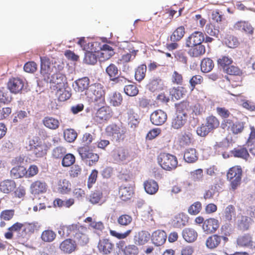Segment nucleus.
Returning <instances> with one entry per match:
<instances>
[{
    "label": "nucleus",
    "mask_w": 255,
    "mask_h": 255,
    "mask_svg": "<svg viewBox=\"0 0 255 255\" xmlns=\"http://www.w3.org/2000/svg\"><path fill=\"white\" fill-rule=\"evenodd\" d=\"M123 102V97L121 93L115 92L109 97V103L114 107L120 106Z\"/></svg>",
    "instance_id": "obj_48"
},
{
    "label": "nucleus",
    "mask_w": 255,
    "mask_h": 255,
    "mask_svg": "<svg viewBox=\"0 0 255 255\" xmlns=\"http://www.w3.org/2000/svg\"><path fill=\"white\" fill-rule=\"evenodd\" d=\"M185 34V29L184 26H180L176 28L170 36V39L172 42L180 41Z\"/></svg>",
    "instance_id": "obj_38"
},
{
    "label": "nucleus",
    "mask_w": 255,
    "mask_h": 255,
    "mask_svg": "<svg viewBox=\"0 0 255 255\" xmlns=\"http://www.w3.org/2000/svg\"><path fill=\"white\" fill-rule=\"evenodd\" d=\"M205 36L203 32L195 31L190 34L185 40L186 47H190L193 45L201 44L204 41Z\"/></svg>",
    "instance_id": "obj_8"
},
{
    "label": "nucleus",
    "mask_w": 255,
    "mask_h": 255,
    "mask_svg": "<svg viewBox=\"0 0 255 255\" xmlns=\"http://www.w3.org/2000/svg\"><path fill=\"white\" fill-rule=\"evenodd\" d=\"M231 154L236 158H241L248 161L250 155L247 148L244 145H239L231 151Z\"/></svg>",
    "instance_id": "obj_14"
},
{
    "label": "nucleus",
    "mask_w": 255,
    "mask_h": 255,
    "mask_svg": "<svg viewBox=\"0 0 255 255\" xmlns=\"http://www.w3.org/2000/svg\"><path fill=\"white\" fill-rule=\"evenodd\" d=\"M59 248L64 253L70 254L77 250V244L71 239H67L60 244Z\"/></svg>",
    "instance_id": "obj_15"
},
{
    "label": "nucleus",
    "mask_w": 255,
    "mask_h": 255,
    "mask_svg": "<svg viewBox=\"0 0 255 255\" xmlns=\"http://www.w3.org/2000/svg\"><path fill=\"white\" fill-rule=\"evenodd\" d=\"M64 139L68 142H72L77 137V132L72 128H67L64 131Z\"/></svg>",
    "instance_id": "obj_52"
},
{
    "label": "nucleus",
    "mask_w": 255,
    "mask_h": 255,
    "mask_svg": "<svg viewBox=\"0 0 255 255\" xmlns=\"http://www.w3.org/2000/svg\"><path fill=\"white\" fill-rule=\"evenodd\" d=\"M145 192L150 195L155 194L158 190L159 186L156 181L153 179H148L143 183Z\"/></svg>",
    "instance_id": "obj_23"
},
{
    "label": "nucleus",
    "mask_w": 255,
    "mask_h": 255,
    "mask_svg": "<svg viewBox=\"0 0 255 255\" xmlns=\"http://www.w3.org/2000/svg\"><path fill=\"white\" fill-rule=\"evenodd\" d=\"M26 174V168L23 166H16L13 167L10 170L11 176L16 179L25 177Z\"/></svg>",
    "instance_id": "obj_39"
},
{
    "label": "nucleus",
    "mask_w": 255,
    "mask_h": 255,
    "mask_svg": "<svg viewBox=\"0 0 255 255\" xmlns=\"http://www.w3.org/2000/svg\"><path fill=\"white\" fill-rule=\"evenodd\" d=\"M128 156V150L123 147H119L114 151V157L117 161H123Z\"/></svg>",
    "instance_id": "obj_36"
},
{
    "label": "nucleus",
    "mask_w": 255,
    "mask_h": 255,
    "mask_svg": "<svg viewBox=\"0 0 255 255\" xmlns=\"http://www.w3.org/2000/svg\"><path fill=\"white\" fill-rule=\"evenodd\" d=\"M72 236L74 241L77 244L84 246L87 245L89 241L88 235V229L86 227L76 224Z\"/></svg>",
    "instance_id": "obj_5"
},
{
    "label": "nucleus",
    "mask_w": 255,
    "mask_h": 255,
    "mask_svg": "<svg viewBox=\"0 0 255 255\" xmlns=\"http://www.w3.org/2000/svg\"><path fill=\"white\" fill-rule=\"evenodd\" d=\"M216 112L217 114L222 119H223V123H222V125L223 126H224V123L229 124L231 123L232 121L227 119L231 114L230 112L228 109H227L225 107H217Z\"/></svg>",
    "instance_id": "obj_40"
},
{
    "label": "nucleus",
    "mask_w": 255,
    "mask_h": 255,
    "mask_svg": "<svg viewBox=\"0 0 255 255\" xmlns=\"http://www.w3.org/2000/svg\"><path fill=\"white\" fill-rule=\"evenodd\" d=\"M187 120L184 114H176V116L171 122V127L174 129H179L183 126Z\"/></svg>",
    "instance_id": "obj_33"
},
{
    "label": "nucleus",
    "mask_w": 255,
    "mask_h": 255,
    "mask_svg": "<svg viewBox=\"0 0 255 255\" xmlns=\"http://www.w3.org/2000/svg\"><path fill=\"white\" fill-rule=\"evenodd\" d=\"M75 161V157L71 153L65 154L62 158V165L64 167H69L74 164Z\"/></svg>",
    "instance_id": "obj_62"
},
{
    "label": "nucleus",
    "mask_w": 255,
    "mask_h": 255,
    "mask_svg": "<svg viewBox=\"0 0 255 255\" xmlns=\"http://www.w3.org/2000/svg\"><path fill=\"white\" fill-rule=\"evenodd\" d=\"M119 194L121 200L126 201L130 200L134 194L133 189L130 187L121 186Z\"/></svg>",
    "instance_id": "obj_26"
},
{
    "label": "nucleus",
    "mask_w": 255,
    "mask_h": 255,
    "mask_svg": "<svg viewBox=\"0 0 255 255\" xmlns=\"http://www.w3.org/2000/svg\"><path fill=\"white\" fill-rule=\"evenodd\" d=\"M249 146H254L253 148H250V152L255 154V128L254 127H251V133L247 141Z\"/></svg>",
    "instance_id": "obj_56"
},
{
    "label": "nucleus",
    "mask_w": 255,
    "mask_h": 255,
    "mask_svg": "<svg viewBox=\"0 0 255 255\" xmlns=\"http://www.w3.org/2000/svg\"><path fill=\"white\" fill-rule=\"evenodd\" d=\"M235 215V207L230 205L228 206L224 211L223 218L226 222H230L232 220V217Z\"/></svg>",
    "instance_id": "obj_59"
},
{
    "label": "nucleus",
    "mask_w": 255,
    "mask_h": 255,
    "mask_svg": "<svg viewBox=\"0 0 255 255\" xmlns=\"http://www.w3.org/2000/svg\"><path fill=\"white\" fill-rule=\"evenodd\" d=\"M24 87L23 81L19 78H12L9 80L7 87L10 91L14 94L19 93Z\"/></svg>",
    "instance_id": "obj_11"
},
{
    "label": "nucleus",
    "mask_w": 255,
    "mask_h": 255,
    "mask_svg": "<svg viewBox=\"0 0 255 255\" xmlns=\"http://www.w3.org/2000/svg\"><path fill=\"white\" fill-rule=\"evenodd\" d=\"M47 146L44 143L39 142L32 152L36 157H41L46 154Z\"/></svg>",
    "instance_id": "obj_43"
},
{
    "label": "nucleus",
    "mask_w": 255,
    "mask_h": 255,
    "mask_svg": "<svg viewBox=\"0 0 255 255\" xmlns=\"http://www.w3.org/2000/svg\"><path fill=\"white\" fill-rule=\"evenodd\" d=\"M157 160L160 166L167 171L175 169L178 164V160L175 155L165 152L160 153L157 157Z\"/></svg>",
    "instance_id": "obj_4"
},
{
    "label": "nucleus",
    "mask_w": 255,
    "mask_h": 255,
    "mask_svg": "<svg viewBox=\"0 0 255 255\" xmlns=\"http://www.w3.org/2000/svg\"><path fill=\"white\" fill-rule=\"evenodd\" d=\"M162 85V80L159 77L155 78L150 81L148 84V88L150 91L153 92L161 89Z\"/></svg>",
    "instance_id": "obj_45"
},
{
    "label": "nucleus",
    "mask_w": 255,
    "mask_h": 255,
    "mask_svg": "<svg viewBox=\"0 0 255 255\" xmlns=\"http://www.w3.org/2000/svg\"><path fill=\"white\" fill-rule=\"evenodd\" d=\"M224 72L230 75L225 76V79L230 83H235L236 85H239L242 81V70L237 66L231 65L226 68Z\"/></svg>",
    "instance_id": "obj_6"
},
{
    "label": "nucleus",
    "mask_w": 255,
    "mask_h": 255,
    "mask_svg": "<svg viewBox=\"0 0 255 255\" xmlns=\"http://www.w3.org/2000/svg\"><path fill=\"white\" fill-rule=\"evenodd\" d=\"M113 116L112 109L108 106H105L99 108L95 113V118L97 121H107Z\"/></svg>",
    "instance_id": "obj_10"
},
{
    "label": "nucleus",
    "mask_w": 255,
    "mask_h": 255,
    "mask_svg": "<svg viewBox=\"0 0 255 255\" xmlns=\"http://www.w3.org/2000/svg\"><path fill=\"white\" fill-rule=\"evenodd\" d=\"M15 187V183L12 180H5L0 183V190L4 193L12 192Z\"/></svg>",
    "instance_id": "obj_35"
},
{
    "label": "nucleus",
    "mask_w": 255,
    "mask_h": 255,
    "mask_svg": "<svg viewBox=\"0 0 255 255\" xmlns=\"http://www.w3.org/2000/svg\"><path fill=\"white\" fill-rule=\"evenodd\" d=\"M128 125L131 128H136L139 123L137 114L135 113L132 109H131L128 112Z\"/></svg>",
    "instance_id": "obj_42"
},
{
    "label": "nucleus",
    "mask_w": 255,
    "mask_h": 255,
    "mask_svg": "<svg viewBox=\"0 0 255 255\" xmlns=\"http://www.w3.org/2000/svg\"><path fill=\"white\" fill-rule=\"evenodd\" d=\"M150 234L145 231H141L134 236V242L136 245L142 246L146 244L149 240Z\"/></svg>",
    "instance_id": "obj_20"
},
{
    "label": "nucleus",
    "mask_w": 255,
    "mask_h": 255,
    "mask_svg": "<svg viewBox=\"0 0 255 255\" xmlns=\"http://www.w3.org/2000/svg\"><path fill=\"white\" fill-rule=\"evenodd\" d=\"M114 53L111 46L105 44L102 46L98 56L100 61H104L109 59L114 54Z\"/></svg>",
    "instance_id": "obj_19"
},
{
    "label": "nucleus",
    "mask_w": 255,
    "mask_h": 255,
    "mask_svg": "<svg viewBox=\"0 0 255 255\" xmlns=\"http://www.w3.org/2000/svg\"><path fill=\"white\" fill-rule=\"evenodd\" d=\"M225 44L230 48H235L239 45L238 38L234 35L227 34L224 38Z\"/></svg>",
    "instance_id": "obj_49"
},
{
    "label": "nucleus",
    "mask_w": 255,
    "mask_h": 255,
    "mask_svg": "<svg viewBox=\"0 0 255 255\" xmlns=\"http://www.w3.org/2000/svg\"><path fill=\"white\" fill-rule=\"evenodd\" d=\"M237 245L241 247H249L253 246L252 237L249 234L239 236L237 240Z\"/></svg>",
    "instance_id": "obj_31"
},
{
    "label": "nucleus",
    "mask_w": 255,
    "mask_h": 255,
    "mask_svg": "<svg viewBox=\"0 0 255 255\" xmlns=\"http://www.w3.org/2000/svg\"><path fill=\"white\" fill-rule=\"evenodd\" d=\"M37 224V223H23L22 232L21 233V236L25 237L27 235L33 234L36 230H38L39 227Z\"/></svg>",
    "instance_id": "obj_24"
},
{
    "label": "nucleus",
    "mask_w": 255,
    "mask_h": 255,
    "mask_svg": "<svg viewBox=\"0 0 255 255\" xmlns=\"http://www.w3.org/2000/svg\"><path fill=\"white\" fill-rule=\"evenodd\" d=\"M166 113L161 110H157L152 112L150 116L151 123L155 126H161L166 121Z\"/></svg>",
    "instance_id": "obj_9"
},
{
    "label": "nucleus",
    "mask_w": 255,
    "mask_h": 255,
    "mask_svg": "<svg viewBox=\"0 0 255 255\" xmlns=\"http://www.w3.org/2000/svg\"><path fill=\"white\" fill-rule=\"evenodd\" d=\"M11 100L8 92L4 88L0 89V103L3 104H8Z\"/></svg>",
    "instance_id": "obj_63"
},
{
    "label": "nucleus",
    "mask_w": 255,
    "mask_h": 255,
    "mask_svg": "<svg viewBox=\"0 0 255 255\" xmlns=\"http://www.w3.org/2000/svg\"><path fill=\"white\" fill-rule=\"evenodd\" d=\"M205 123L212 131L218 128L220 124L219 120L216 116L213 115L207 117L205 119Z\"/></svg>",
    "instance_id": "obj_37"
},
{
    "label": "nucleus",
    "mask_w": 255,
    "mask_h": 255,
    "mask_svg": "<svg viewBox=\"0 0 255 255\" xmlns=\"http://www.w3.org/2000/svg\"><path fill=\"white\" fill-rule=\"evenodd\" d=\"M183 239L188 243L194 242L197 238L198 234L195 230L191 228H185L182 233Z\"/></svg>",
    "instance_id": "obj_29"
},
{
    "label": "nucleus",
    "mask_w": 255,
    "mask_h": 255,
    "mask_svg": "<svg viewBox=\"0 0 255 255\" xmlns=\"http://www.w3.org/2000/svg\"><path fill=\"white\" fill-rule=\"evenodd\" d=\"M243 108L250 112L255 111V102L251 100L243 99L241 100Z\"/></svg>",
    "instance_id": "obj_64"
},
{
    "label": "nucleus",
    "mask_w": 255,
    "mask_h": 255,
    "mask_svg": "<svg viewBox=\"0 0 255 255\" xmlns=\"http://www.w3.org/2000/svg\"><path fill=\"white\" fill-rule=\"evenodd\" d=\"M42 123L45 127L52 130L57 129L60 125V123L57 119L48 116L43 118Z\"/></svg>",
    "instance_id": "obj_30"
},
{
    "label": "nucleus",
    "mask_w": 255,
    "mask_h": 255,
    "mask_svg": "<svg viewBox=\"0 0 255 255\" xmlns=\"http://www.w3.org/2000/svg\"><path fill=\"white\" fill-rule=\"evenodd\" d=\"M132 220V217L128 214L120 215L117 219L118 223L123 227H126L130 224Z\"/></svg>",
    "instance_id": "obj_54"
},
{
    "label": "nucleus",
    "mask_w": 255,
    "mask_h": 255,
    "mask_svg": "<svg viewBox=\"0 0 255 255\" xmlns=\"http://www.w3.org/2000/svg\"><path fill=\"white\" fill-rule=\"evenodd\" d=\"M170 80L173 85H182L184 81L182 74L176 70L171 74Z\"/></svg>",
    "instance_id": "obj_50"
},
{
    "label": "nucleus",
    "mask_w": 255,
    "mask_h": 255,
    "mask_svg": "<svg viewBox=\"0 0 255 255\" xmlns=\"http://www.w3.org/2000/svg\"><path fill=\"white\" fill-rule=\"evenodd\" d=\"M23 223L16 222L8 228V231L4 234V237L6 239L10 240L13 237V233H18L20 231L22 232Z\"/></svg>",
    "instance_id": "obj_28"
},
{
    "label": "nucleus",
    "mask_w": 255,
    "mask_h": 255,
    "mask_svg": "<svg viewBox=\"0 0 255 255\" xmlns=\"http://www.w3.org/2000/svg\"><path fill=\"white\" fill-rule=\"evenodd\" d=\"M105 132L112 140L118 142L123 141L126 137V129L122 125L111 124L106 127Z\"/></svg>",
    "instance_id": "obj_2"
},
{
    "label": "nucleus",
    "mask_w": 255,
    "mask_h": 255,
    "mask_svg": "<svg viewBox=\"0 0 255 255\" xmlns=\"http://www.w3.org/2000/svg\"><path fill=\"white\" fill-rule=\"evenodd\" d=\"M106 73L111 81L112 78H114L118 75L119 69L114 64L111 63L106 68Z\"/></svg>",
    "instance_id": "obj_57"
},
{
    "label": "nucleus",
    "mask_w": 255,
    "mask_h": 255,
    "mask_svg": "<svg viewBox=\"0 0 255 255\" xmlns=\"http://www.w3.org/2000/svg\"><path fill=\"white\" fill-rule=\"evenodd\" d=\"M233 62L232 58L228 56H222L217 60L218 64L223 68V71L229 67Z\"/></svg>",
    "instance_id": "obj_55"
},
{
    "label": "nucleus",
    "mask_w": 255,
    "mask_h": 255,
    "mask_svg": "<svg viewBox=\"0 0 255 255\" xmlns=\"http://www.w3.org/2000/svg\"><path fill=\"white\" fill-rule=\"evenodd\" d=\"M219 223L217 219L209 218L206 219L202 225V229L206 234L214 233L219 228Z\"/></svg>",
    "instance_id": "obj_12"
},
{
    "label": "nucleus",
    "mask_w": 255,
    "mask_h": 255,
    "mask_svg": "<svg viewBox=\"0 0 255 255\" xmlns=\"http://www.w3.org/2000/svg\"><path fill=\"white\" fill-rule=\"evenodd\" d=\"M86 95L92 101L97 104H104L105 102L104 87L100 83L92 84L87 90Z\"/></svg>",
    "instance_id": "obj_1"
},
{
    "label": "nucleus",
    "mask_w": 255,
    "mask_h": 255,
    "mask_svg": "<svg viewBox=\"0 0 255 255\" xmlns=\"http://www.w3.org/2000/svg\"><path fill=\"white\" fill-rule=\"evenodd\" d=\"M201 70L204 73L210 72L214 67L213 61L210 58H204L201 62Z\"/></svg>",
    "instance_id": "obj_41"
},
{
    "label": "nucleus",
    "mask_w": 255,
    "mask_h": 255,
    "mask_svg": "<svg viewBox=\"0 0 255 255\" xmlns=\"http://www.w3.org/2000/svg\"><path fill=\"white\" fill-rule=\"evenodd\" d=\"M89 83V79L87 77L79 79L75 82L74 89L78 92H82L85 90H88Z\"/></svg>",
    "instance_id": "obj_25"
},
{
    "label": "nucleus",
    "mask_w": 255,
    "mask_h": 255,
    "mask_svg": "<svg viewBox=\"0 0 255 255\" xmlns=\"http://www.w3.org/2000/svg\"><path fill=\"white\" fill-rule=\"evenodd\" d=\"M139 252L138 248L133 244L128 245L123 250L124 255H138Z\"/></svg>",
    "instance_id": "obj_53"
},
{
    "label": "nucleus",
    "mask_w": 255,
    "mask_h": 255,
    "mask_svg": "<svg viewBox=\"0 0 255 255\" xmlns=\"http://www.w3.org/2000/svg\"><path fill=\"white\" fill-rule=\"evenodd\" d=\"M76 224H73L70 225H61L58 229V233L62 237L72 236Z\"/></svg>",
    "instance_id": "obj_34"
},
{
    "label": "nucleus",
    "mask_w": 255,
    "mask_h": 255,
    "mask_svg": "<svg viewBox=\"0 0 255 255\" xmlns=\"http://www.w3.org/2000/svg\"><path fill=\"white\" fill-rule=\"evenodd\" d=\"M243 169L240 165L230 168L227 172V179L230 182L232 189L236 190L241 184Z\"/></svg>",
    "instance_id": "obj_3"
},
{
    "label": "nucleus",
    "mask_w": 255,
    "mask_h": 255,
    "mask_svg": "<svg viewBox=\"0 0 255 255\" xmlns=\"http://www.w3.org/2000/svg\"><path fill=\"white\" fill-rule=\"evenodd\" d=\"M54 90H56V88L54 89ZM56 90V94L58 97V100L60 101H65L71 97V93L66 90L64 87H59Z\"/></svg>",
    "instance_id": "obj_46"
},
{
    "label": "nucleus",
    "mask_w": 255,
    "mask_h": 255,
    "mask_svg": "<svg viewBox=\"0 0 255 255\" xmlns=\"http://www.w3.org/2000/svg\"><path fill=\"white\" fill-rule=\"evenodd\" d=\"M56 237V233L51 230H45L41 235L40 238L44 242L50 243L53 242Z\"/></svg>",
    "instance_id": "obj_44"
},
{
    "label": "nucleus",
    "mask_w": 255,
    "mask_h": 255,
    "mask_svg": "<svg viewBox=\"0 0 255 255\" xmlns=\"http://www.w3.org/2000/svg\"><path fill=\"white\" fill-rule=\"evenodd\" d=\"M102 192L100 191L96 190L90 195L89 200L93 205L97 204H102L103 203V202H102Z\"/></svg>",
    "instance_id": "obj_47"
},
{
    "label": "nucleus",
    "mask_w": 255,
    "mask_h": 255,
    "mask_svg": "<svg viewBox=\"0 0 255 255\" xmlns=\"http://www.w3.org/2000/svg\"><path fill=\"white\" fill-rule=\"evenodd\" d=\"M65 80V76L60 72H57L52 75L50 82L55 84L53 87L58 89L59 87H64Z\"/></svg>",
    "instance_id": "obj_27"
},
{
    "label": "nucleus",
    "mask_w": 255,
    "mask_h": 255,
    "mask_svg": "<svg viewBox=\"0 0 255 255\" xmlns=\"http://www.w3.org/2000/svg\"><path fill=\"white\" fill-rule=\"evenodd\" d=\"M130 45V44H129L128 46V52L123 54L117 61V63L118 65H124L123 71L125 72H127L129 68V67L128 66H127L126 64L134 60L138 52V50H135L133 46H131Z\"/></svg>",
    "instance_id": "obj_7"
},
{
    "label": "nucleus",
    "mask_w": 255,
    "mask_h": 255,
    "mask_svg": "<svg viewBox=\"0 0 255 255\" xmlns=\"http://www.w3.org/2000/svg\"><path fill=\"white\" fill-rule=\"evenodd\" d=\"M245 123L243 122H236L233 124L229 128L234 134L241 133L245 128Z\"/></svg>",
    "instance_id": "obj_58"
},
{
    "label": "nucleus",
    "mask_w": 255,
    "mask_h": 255,
    "mask_svg": "<svg viewBox=\"0 0 255 255\" xmlns=\"http://www.w3.org/2000/svg\"><path fill=\"white\" fill-rule=\"evenodd\" d=\"M183 159L189 163L195 162L198 159V154L195 148H189L184 151Z\"/></svg>",
    "instance_id": "obj_22"
},
{
    "label": "nucleus",
    "mask_w": 255,
    "mask_h": 255,
    "mask_svg": "<svg viewBox=\"0 0 255 255\" xmlns=\"http://www.w3.org/2000/svg\"><path fill=\"white\" fill-rule=\"evenodd\" d=\"M84 62L90 65H94L97 62V56L92 52L87 51L85 54Z\"/></svg>",
    "instance_id": "obj_61"
},
{
    "label": "nucleus",
    "mask_w": 255,
    "mask_h": 255,
    "mask_svg": "<svg viewBox=\"0 0 255 255\" xmlns=\"http://www.w3.org/2000/svg\"><path fill=\"white\" fill-rule=\"evenodd\" d=\"M146 72V66L145 64H142L139 66L135 71V79L136 81L140 82L142 81L145 76Z\"/></svg>",
    "instance_id": "obj_51"
},
{
    "label": "nucleus",
    "mask_w": 255,
    "mask_h": 255,
    "mask_svg": "<svg viewBox=\"0 0 255 255\" xmlns=\"http://www.w3.org/2000/svg\"><path fill=\"white\" fill-rule=\"evenodd\" d=\"M233 28L236 30L244 31L247 34H253L254 33V28L251 24L246 21H238L236 22Z\"/></svg>",
    "instance_id": "obj_18"
},
{
    "label": "nucleus",
    "mask_w": 255,
    "mask_h": 255,
    "mask_svg": "<svg viewBox=\"0 0 255 255\" xmlns=\"http://www.w3.org/2000/svg\"><path fill=\"white\" fill-rule=\"evenodd\" d=\"M166 233L164 231L159 230L154 231L151 236L152 242L156 246L163 245L166 242Z\"/></svg>",
    "instance_id": "obj_17"
},
{
    "label": "nucleus",
    "mask_w": 255,
    "mask_h": 255,
    "mask_svg": "<svg viewBox=\"0 0 255 255\" xmlns=\"http://www.w3.org/2000/svg\"><path fill=\"white\" fill-rule=\"evenodd\" d=\"M47 186L45 182L36 180L32 182L30 189L31 193L34 195H39L46 192Z\"/></svg>",
    "instance_id": "obj_16"
},
{
    "label": "nucleus",
    "mask_w": 255,
    "mask_h": 255,
    "mask_svg": "<svg viewBox=\"0 0 255 255\" xmlns=\"http://www.w3.org/2000/svg\"><path fill=\"white\" fill-rule=\"evenodd\" d=\"M222 237L218 235H213L208 237L206 242L208 248L214 249L217 248L221 243Z\"/></svg>",
    "instance_id": "obj_32"
},
{
    "label": "nucleus",
    "mask_w": 255,
    "mask_h": 255,
    "mask_svg": "<svg viewBox=\"0 0 255 255\" xmlns=\"http://www.w3.org/2000/svg\"><path fill=\"white\" fill-rule=\"evenodd\" d=\"M206 52L205 46L201 44L193 45L188 51V54L191 57H200Z\"/></svg>",
    "instance_id": "obj_21"
},
{
    "label": "nucleus",
    "mask_w": 255,
    "mask_h": 255,
    "mask_svg": "<svg viewBox=\"0 0 255 255\" xmlns=\"http://www.w3.org/2000/svg\"><path fill=\"white\" fill-rule=\"evenodd\" d=\"M124 92L129 96H135L138 93V89L135 84H129L125 86Z\"/></svg>",
    "instance_id": "obj_60"
},
{
    "label": "nucleus",
    "mask_w": 255,
    "mask_h": 255,
    "mask_svg": "<svg viewBox=\"0 0 255 255\" xmlns=\"http://www.w3.org/2000/svg\"><path fill=\"white\" fill-rule=\"evenodd\" d=\"M114 248V244L109 239H102L99 241L98 248L100 252L108 255L111 253Z\"/></svg>",
    "instance_id": "obj_13"
}]
</instances>
